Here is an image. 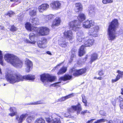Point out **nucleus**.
<instances>
[{
  "instance_id": "obj_2",
  "label": "nucleus",
  "mask_w": 123,
  "mask_h": 123,
  "mask_svg": "<svg viewBox=\"0 0 123 123\" xmlns=\"http://www.w3.org/2000/svg\"><path fill=\"white\" fill-rule=\"evenodd\" d=\"M68 25L70 29L76 31L77 33L76 38L77 41L78 43H81L85 40V38L83 32L79 30V29L81 27V22L76 20L70 22Z\"/></svg>"
},
{
  "instance_id": "obj_56",
  "label": "nucleus",
  "mask_w": 123,
  "mask_h": 123,
  "mask_svg": "<svg viewBox=\"0 0 123 123\" xmlns=\"http://www.w3.org/2000/svg\"><path fill=\"white\" fill-rule=\"evenodd\" d=\"M46 53H47V54H49V55H52L51 53L49 51H47V52Z\"/></svg>"
},
{
  "instance_id": "obj_53",
  "label": "nucleus",
  "mask_w": 123,
  "mask_h": 123,
  "mask_svg": "<svg viewBox=\"0 0 123 123\" xmlns=\"http://www.w3.org/2000/svg\"><path fill=\"white\" fill-rule=\"evenodd\" d=\"M86 113H90L89 111H87L86 110H85L82 111L81 112V114L84 115Z\"/></svg>"
},
{
  "instance_id": "obj_62",
  "label": "nucleus",
  "mask_w": 123,
  "mask_h": 123,
  "mask_svg": "<svg viewBox=\"0 0 123 123\" xmlns=\"http://www.w3.org/2000/svg\"><path fill=\"white\" fill-rule=\"evenodd\" d=\"M112 121L111 120H110L108 123H112Z\"/></svg>"
},
{
  "instance_id": "obj_18",
  "label": "nucleus",
  "mask_w": 123,
  "mask_h": 123,
  "mask_svg": "<svg viewBox=\"0 0 123 123\" xmlns=\"http://www.w3.org/2000/svg\"><path fill=\"white\" fill-rule=\"evenodd\" d=\"M61 22L60 18H56L53 21L51 25L52 27L55 28L56 27L59 25Z\"/></svg>"
},
{
  "instance_id": "obj_38",
  "label": "nucleus",
  "mask_w": 123,
  "mask_h": 123,
  "mask_svg": "<svg viewBox=\"0 0 123 123\" xmlns=\"http://www.w3.org/2000/svg\"><path fill=\"white\" fill-rule=\"evenodd\" d=\"M36 9H35L30 10L29 12V13L30 15L31 16H35L36 14Z\"/></svg>"
},
{
  "instance_id": "obj_46",
  "label": "nucleus",
  "mask_w": 123,
  "mask_h": 123,
  "mask_svg": "<svg viewBox=\"0 0 123 123\" xmlns=\"http://www.w3.org/2000/svg\"><path fill=\"white\" fill-rule=\"evenodd\" d=\"M116 100L117 101H119L120 103H122L123 102V99L121 97V96H119L118 97Z\"/></svg>"
},
{
  "instance_id": "obj_41",
  "label": "nucleus",
  "mask_w": 123,
  "mask_h": 123,
  "mask_svg": "<svg viewBox=\"0 0 123 123\" xmlns=\"http://www.w3.org/2000/svg\"><path fill=\"white\" fill-rule=\"evenodd\" d=\"M82 101L84 103V105L85 106H87V101L86 100L85 97L84 95H82Z\"/></svg>"
},
{
  "instance_id": "obj_57",
  "label": "nucleus",
  "mask_w": 123,
  "mask_h": 123,
  "mask_svg": "<svg viewBox=\"0 0 123 123\" xmlns=\"http://www.w3.org/2000/svg\"><path fill=\"white\" fill-rule=\"evenodd\" d=\"M116 101H114L112 102V104L114 106H115L116 105Z\"/></svg>"
},
{
  "instance_id": "obj_37",
  "label": "nucleus",
  "mask_w": 123,
  "mask_h": 123,
  "mask_svg": "<svg viewBox=\"0 0 123 123\" xmlns=\"http://www.w3.org/2000/svg\"><path fill=\"white\" fill-rule=\"evenodd\" d=\"M89 14L90 15H94L95 13V10L94 8L93 7H92L89 8Z\"/></svg>"
},
{
  "instance_id": "obj_5",
  "label": "nucleus",
  "mask_w": 123,
  "mask_h": 123,
  "mask_svg": "<svg viewBox=\"0 0 123 123\" xmlns=\"http://www.w3.org/2000/svg\"><path fill=\"white\" fill-rule=\"evenodd\" d=\"M82 109L79 103L76 105H73L71 107L68 109V112L65 113L64 114V116L68 118H71L73 119L74 118V117L70 115L69 113L74 112V111H76L77 115L80 114Z\"/></svg>"
},
{
  "instance_id": "obj_45",
  "label": "nucleus",
  "mask_w": 123,
  "mask_h": 123,
  "mask_svg": "<svg viewBox=\"0 0 123 123\" xmlns=\"http://www.w3.org/2000/svg\"><path fill=\"white\" fill-rule=\"evenodd\" d=\"M98 74L100 76H102L104 74V72L101 69L98 71Z\"/></svg>"
},
{
  "instance_id": "obj_35",
  "label": "nucleus",
  "mask_w": 123,
  "mask_h": 123,
  "mask_svg": "<svg viewBox=\"0 0 123 123\" xmlns=\"http://www.w3.org/2000/svg\"><path fill=\"white\" fill-rule=\"evenodd\" d=\"M44 120L42 118L37 119L34 122V123H45Z\"/></svg>"
},
{
  "instance_id": "obj_9",
  "label": "nucleus",
  "mask_w": 123,
  "mask_h": 123,
  "mask_svg": "<svg viewBox=\"0 0 123 123\" xmlns=\"http://www.w3.org/2000/svg\"><path fill=\"white\" fill-rule=\"evenodd\" d=\"M36 37V35L35 33H30L29 35V38L30 40H29L28 39L26 38H25L24 41L27 43L31 44H34L36 41L35 40V38Z\"/></svg>"
},
{
  "instance_id": "obj_52",
  "label": "nucleus",
  "mask_w": 123,
  "mask_h": 123,
  "mask_svg": "<svg viewBox=\"0 0 123 123\" xmlns=\"http://www.w3.org/2000/svg\"><path fill=\"white\" fill-rule=\"evenodd\" d=\"M62 63H61L58 64L56 67L54 68L52 70H55L56 69H57L59 68H58V67L60 66L61 65Z\"/></svg>"
},
{
  "instance_id": "obj_63",
  "label": "nucleus",
  "mask_w": 123,
  "mask_h": 123,
  "mask_svg": "<svg viewBox=\"0 0 123 123\" xmlns=\"http://www.w3.org/2000/svg\"><path fill=\"white\" fill-rule=\"evenodd\" d=\"M123 105V103H120V106H122Z\"/></svg>"
},
{
  "instance_id": "obj_30",
  "label": "nucleus",
  "mask_w": 123,
  "mask_h": 123,
  "mask_svg": "<svg viewBox=\"0 0 123 123\" xmlns=\"http://www.w3.org/2000/svg\"><path fill=\"white\" fill-rule=\"evenodd\" d=\"M86 17V16L84 14L80 13L79 14L78 18L80 22H81L85 19Z\"/></svg>"
},
{
  "instance_id": "obj_60",
  "label": "nucleus",
  "mask_w": 123,
  "mask_h": 123,
  "mask_svg": "<svg viewBox=\"0 0 123 123\" xmlns=\"http://www.w3.org/2000/svg\"><path fill=\"white\" fill-rule=\"evenodd\" d=\"M102 79L101 77H99L97 78V79L99 80H101Z\"/></svg>"
},
{
  "instance_id": "obj_14",
  "label": "nucleus",
  "mask_w": 123,
  "mask_h": 123,
  "mask_svg": "<svg viewBox=\"0 0 123 123\" xmlns=\"http://www.w3.org/2000/svg\"><path fill=\"white\" fill-rule=\"evenodd\" d=\"M47 43L46 39L43 38L41 41H39L37 42L38 46L40 48H44L46 47V44Z\"/></svg>"
},
{
  "instance_id": "obj_31",
  "label": "nucleus",
  "mask_w": 123,
  "mask_h": 123,
  "mask_svg": "<svg viewBox=\"0 0 123 123\" xmlns=\"http://www.w3.org/2000/svg\"><path fill=\"white\" fill-rule=\"evenodd\" d=\"M67 68L66 67H63L61 68L59 71L58 72L57 74L59 75L65 73L66 71Z\"/></svg>"
},
{
  "instance_id": "obj_49",
  "label": "nucleus",
  "mask_w": 123,
  "mask_h": 123,
  "mask_svg": "<svg viewBox=\"0 0 123 123\" xmlns=\"http://www.w3.org/2000/svg\"><path fill=\"white\" fill-rule=\"evenodd\" d=\"M41 103L40 101H37V102H36L32 103H31L28 104V105H35L40 104Z\"/></svg>"
},
{
  "instance_id": "obj_61",
  "label": "nucleus",
  "mask_w": 123,
  "mask_h": 123,
  "mask_svg": "<svg viewBox=\"0 0 123 123\" xmlns=\"http://www.w3.org/2000/svg\"><path fill=\"white\" fill-rule=\"evenodd\" d=\"M80 61H78V63H77L79 65H80Z\"/></svg>"
},
{
  "instance_id": "obj_59",
  "label": "nucleus",
  "mask_w": 123,
  "mask_h": 123,
  "mask_svg": "<svg viewBox=\"0 0 123 123\" xmlns=\"http://www.w3.org/2000/svg\"><path fill=\"white\" fill-rule=\"evenodd\" d=\"M121 93L122 95H123V88L122 89H121Z\"/></svg>"
},
{
  "instance_id": "obj_32",
  "label": "nucleus",
  "mask_w": 123,
  "mask_h": 123,
  "mask_svg": "<svg viewBox=\"0 0 123 123\" xmlns=\"http://www.w3.org/2000/svg\"><path fill=\"white\" fill-rule=\"evenodd\" d=\"M30 21L33 25H37L39 24V20L37 17L30 19Z\"/></svg>"
},
{
  "instance_id": "obj_8",
  "label": "nucleus",
  "mask_w": 123,
  "mask_h": 123,
  "mask_svg": "<svg viewBox=\"0 0 123 123\" xmlns=\"http://www.w3.org/2000/svg\"><path fill=\"white\" fill-rule=\"evenodd\" d=\"M36 31L39 33L41 35L45 36L49 33V30L47 27H42L39 28H37V29Z\"/></svg>"
},
{
  "instance_id": "obj_40",
  "label": "nucleus",
  "mask_w": 123,
  "mask_h": 123,
  "mask_svg": "<svg viewBox=\"0 0 123 123\" xmlns=\"http://www.w3.org/2000/svg\"><path fill=\"white\" fill-rule=\"evenodd\" d=\"M52 123H61L60 118L58 117L55 118L52 121Z\"/></svg>"
},
{
  "instance_id": "obj_11",
  "label": "nucleus",
  "mask_w": 123,
  "mask_h": 123,
  "mask_svg": "<svg viewBox=\"0 0 123 123\" xmlns=\"http://www.w3.org/2000/svg\"><path fill=\"white\" fill-rule=\"evenodd\" d=\"M94 22L93 20H87L85 21L83 24V27L84 28L88 29L93 26L94 25Z\"/></svg>"
},
{
  "instance_id": "obj_19",
  "label": "nucleus",
  "mask_w": 123,
  "mask_h": 123,
  "mask_svg": "<svg viewBox=\"0 0 123 123\" xmlns=\"http://www.w3.org/2000/svg\"><path fill=\"white\" fill-rule=\"evenodd\" d=\"M28 116L27 114H23L19 117L16 116V119L18 122V123H22L26 117Z\"/></svg>"
},
{
  "instance_id": "obj_17",
  "label": "nucleus",
  "mask_w": 123,
  "mask_h": 123,
  "mask_svg": "<svg viewBox=\"0 0 123 123\" xmlns=\"http://www.w3.org/2000/svg\"><path fill=\"white\" fill-rule=\"evenodd\" d=\"M49 5L47 4H44L39 6L38 10L40 12H42L48 9Z\"/></svg>"
},
{
  "instance_id": "obj_51",
  "label": "nucleus",
  "mask_w": 123,
  "mask_h": 123,
  "mask_svg": "<svg viewBox=\"0 0 123 123\" xmlns=\"http://www.w3.org/2000/svg\"><path fill=\"white\" fill-rule=\"evenodd\" d=\"M100 114L103 116H106V113L103 111H100L99 112Z\"/></svg>"
},
{
  "instance_id": "obj_28",
  "label": "nucleus",
  "mask_w": 123,
  "mask_h": 123,
  "mask_svg": "<svg viewBox=\"0 0 123 123\" xmlns=\"http://www.w3.org/2000/svg\"><path fill=\"white\" fill-rule=\"evenodd\" d=\"M72 76L67 74L64 76L60 78L59 80H62L64 81L70 80L72 78Z\"/></svg>"
},
{
  "instance_id": "obj_64",
  "label": "nucleus",
  "mask_w": 123,
  "mask_h": 123,
  "mask_svg": "<svg viewBox=\"0 0 123 123\" xmlns=\"http://www.w3.org/2000/svg\"><path fill=\"white\" fill-rule=\"evenodd\" d=\"M120 108H121L122 109H123V105L122 106H120Z\"/></svg>"
},
{
  "instance_id": "obj_23",
  "label": "nucleus",
  "mask_w": 123,
  "mask_h": 123,
  "mask_svg": "<svg viewBox=\"0 0 123 123\" xmlns=\"http://www.w3.org/2000/svg\"><path fill=\"white\" fill-rule=\"evenodd\" d=\"M117 73H118L116 76V78L115 79H113L112 80V83H114L117 81L121 77H122L123 75V71H122L119 70L117 71Z\"/></svg>"
},
{
  "instance_id": "obj_3",
  "label": "nucleus",
  "mask_w": 123,
  "mask_h": 123,
  "mask_svg": "<svg viewBox=\"0 0 123 123\" xmlns=\"http://www.w3.org/2000/svg\"><path fill=\"white\" fill-rule=\"evenodd\" d=\"M5 60L7 62L16 67H21L23 65L22 61L19 58L14 55L7 53L4 56Z\"/></svg>"
},
{
  "instance_id": "obj_1",
  "label": "nucleus",
  "mask_w": 123,
  "mask_h": 123,
  "mask_svg": "<svg viewBox=\"0 0 123 123\" xmlns=\"http://www.w3.org/2000/svg\"><path fill=\"white\" fill-rule=\"evenodd\" d=\"M6 74L7 81L12 84L24 80L33 81L35 78L34 75L31 74L23 76L19 74H13L12 71L8 69H6Z\"/></svg>"
},
{
  "instance_id": "obj_10",
  "label": "nucleus",
  "mask_w": 123,
  "mask_h": 123,
  "mask_svg": "<svg viewBox=\"0 0 123 123\" xmlns=\"http://www.w3.org/2000/svg\"><path fill=\"white\" fill-rule=\"evenodd\" d=\"M61 2L57 0L52 1L50 4L51 7L54 10H57L61 7Z\"/></svg>"
},
{
  "instance_id": "obj_48",
  "label": "nucleus",
  "mask_w": 123,
  "mask_h": 123,
  "mask_svg": "<svg viewBox=\"0 0 123 123\" xmlns=\"http://www.w3.org/2000/svg\"><path fill=\"white\" fill-rule=\"evenodd\" d=\"M61 83V82H58L52 84V85L54 87H59L60 86V84Z\"/></svg>"
},
{
  "instance_id": "obj_15",
  "label": "nucleus",
  "mask_w": 123,
  "mask_h": 123,
  "mask_svg": "<svg viewBox=\"0 0 123 123\" xmlns=\"http://www.w3.org/2000/svg\"><path fill=\"white\" fill-rule=\"evenodd\" d=\"M99 30V27L96 26L91 29L90 31L91 34L94 37H97L98 36L97 33Z\"/></svg>"
},
{
  "instance_id": "obj_20",
  "label": "nucleus",
  "mask_w": 123,
  "mask_h": 123,
  "mask_svg": "<svg viewBox=\"0 0 123 123\" xmlns=\"http://www.w3.org/2000/svg\"><path fill=\"white\" fill-rule=\"evenodd\" d=\"M28 116L27 114H23L19 117L16 116V119L18 122V123H22L26 117Z\"/></svg>"
},
{
  "instance_id": "obj_34",
  "label": "nucleus",
  "mask_w": 123,
  "mask_h": 123,
  "mask_svg": "<svg viewBox=\"0 0 123 123\" xmlns=\"http://www.w3.org/2000/svg\"><path fill=\"white\" fill-rule=\"evenodd\" d=\"M35 119L34 117L33 116H30L28 117L26 119V121L28 123H31Z\"/></svg>"
},
{
  "instance_id": "obj_39",
  "label": "nucleus",
  "mask_w": 123,
  "mask_h": 123,
  "mask_svg": "<svg viewBox=\"0 0 123 123\" xmlns=\"http://www.w3.org/2000/svg\"><path fill=\"white\" fill-rule=\"evenodd\" d=\"M2 58L3 56L2 54V52L0 50V64L2 66H4L6 65V64L3 62Z\"/></svg>"
},
{
  "instance_id": "obj_55",
  "label": "nucleus",
  "mask_w": 123,
  "mask_h": 123,
  "mask_svg": "<svg viewBox=\"0 0 123 123\" xmlns=\"http://www.w3.org/2000/svg\"><path fill=\"white\" fill-rule=\"evenodd\" d=\"M95 120V119H92L88 121L87 123H89L91 121H92L93 120Z\"/></svg>"
},
{
  "instance_id": "obj_43",
  "label": "nucleus",
  "mask_w": 123,
  "mask_h": 123,
  "mask_svg": "<svg viewBox=\"0 0 123 123\" xmlns=\"http://www.w3.org/2000/svg\"><path fill=\"white\" fill-rule=\"evenodd\" d=\"M106 120L104 119H101L98 120L96 121L94 123H100L105 122Z\"/></svg>"
},
{
  "instance_id": "obj_58",
  "label": "nucleus",
  "mask_w": 123,
  "mask_h": 123,
  "mask_svg": "<svg viewBox=\"0 0 123 123\" xmlns=\"http://www.w3.org/2000/svg\"><path fill=\"white\" fill-rule=\"evenodd\" d=\"M4 27L3 26H0V29L1 30H4Z\"/></svg>"
},
{
  "instance_id": "obj_7",
  "label": "nucleus",
  "mask_w": 123,
  "mask_h": 123,
  "mask_svg": "<svg viewBox=\"0 0 123 123\" xmlns=\"http://www.w3.org/2000/svg\"><path fill=\"white\" fill-rule=\"evenodd\" d=\"M86 71L85 68L77 70L74 68H72L69 70V72L74 76L77 77L85 73Z\"/></svg>"
},
{
  "instance_id": "obj_42",
  "label": "nucleus",
  "mask_w": 123,
  "mask_h": 123,
  "mask_svg": "<svg viewBox=\"0 0 123 123\" xmlns=\"http://www.w3.org/2000/svg\"><path fill=\"white\" fill-rule=\"evenodd\" d=\"M113 2L112 0H103L102 2L104 4H107L108 3H111Z\"/></svg>"
},
{
  "instance_id": "obj_36",
  "label": "nucleus",
  "mask_w": 123,
  "mask_h": 123,
  "mask_svg": "<svg viewBox=\"0 0 123 123\" xmlns=\"http://www.w3.org/2000/svg\"><path fill=\"white\" fill-rule=\"evenodd\" d=\"M76 52V49H72L71 53V60H72L73 59V58L75 56V54Z\"/></svg>"
},
{
  "instance_id": "obj_21",
  "label": "nucleus",
  "mask_w": 123,
  "mask_h": 123,
  "mask_svg": "<svg viewBox=\"0 0 123 123\" xmlns=\"http://www.w3.org/2000/svg\"><path fill=\"white\" fill-rule=\"evenodd\" d=\"M58 43L59 45L62 47L65 48L67 45L65 39L62 37L58 40Z\"/></svg>"
},
{
  "instance_id": "obj_13",
  "label": "nucleus",
  "mask_w": 123,
  "mask_h": 123,
  "mask_svg": "<svg viewBox=\"0 0 123 123\" xmlns=\"http://www.w3.org/2000/svg\"><path fill=\"white\" fill-rule=\"evenodd\" d=\"M25 64L26 67L25 69L26 71V72H29L32 68L33 66L32 62L29 59H26L25 61Z\"/></svg>"
},
{
  "instance_id": "obj_47",
  "label": "nucleus",
  "mask_w": 123,
  "mask_h": 123,
  "mask_svg": "<svg viewBox=\"0 0 123 123\" xmlns=\"http://www.w3.org/2000/svg\"><path fill=\"white\" fill-rule=\"evenodd\" d=\"M17 30V28L15 27L14 25H12L11 26L10 29L11 31H16Z\"/></svg>"
},
{
  "instance_id": "obj_44",
  "label": "nucleus",
  "mask_w": 123,
  "mask_h": 123,
  "mask_svg": "<svg viewBox=\"0 0 123 123\" xmlns=\"http://www.w3.org/2000/svg\"><path fill=\"white\" fill-rule=\"evenodd\" d=\"M46 121L48 123H52V121L53 119L51 117H50H50H46Z\"/></svg>"
},
{
  "instance_id": "obj_12",
  "label": "nucleus",
  "mask_w": 123,
  "mask_h": 123,
  "mask_svg": "<svg viewBox=\"0 0 123 123\" xmlns=\"http://www.w3.org/2000/svg\"><path fill=\"white\" fill-rule=\"evenodd\" d=\"M94 43V40L93 38H89L86 37L84 41V43L86 47H90L93 45Z\"/></svg>"
},
{
  "instance_id": "obj_27",
  "label": "nucleus",
  "mask_w": 123,
  "mask_h": 123,
  "mask_svg": "<svg viewBox=\"0 0 123 123\" xmlns=\"http://www.w3.org/2000/svg\"><path fill=\"white\" fill-rule=\"evenodd\" d=\"M85 46L83 45H82L80 47L79 52V55L80 56H82L85 54Z\"/></svg>"
},
{
  "instance_id": "obj_24",
  "label": "nucleus",
  "mask_w": 123,
  "mask_h": 123,
  "mask_svg": "<svg viewBox=\"0 0 123 123\" xmlns=\"http://www.w3.org/2000/svg\"><path fill=\"white\" fill-rule=\"evenodd\" d=\"M82 9V6L80 3H77L75 5L74 10L76 12L81 11Z\"/></svg>"
},
{
  "instance_id": "obj_50",
  "label": "nucleus",
  "mask_w": 123,
  "mask_h": 123,
  "mask_svg": "<svg viewBox=\"0 0 123 123\" xmlns=\"http://www.w3.org/2000/svg\"><path fill=\"white\" fill-rule=\"evenodd\" d=\"M14 14V13L13 11H9L8 12L7 15L11 17L12 15Z\"/></svg>"
},
{
  "instance_id": "obj_26",
  "label": "nucleus",
  "mask_w": 123,
  "mask_h": 123,
  "mask_svg": "<svg viewBox=\"0 0 123 123\" xmlns=\"http://www.w3.org/2000/svg\"><path fill=\"white\" fill-rule=\"evenodd\" d=\"M10 113L9 115L11 117H12L16 115L17 114V109L14 107H11L10 109Z\"/></svg>"
},
{
  "instance_id": "obj_4",
  "label": "nucleus",
  "mask_w": 123,
  "mask_h": 123,
  "mask_svg": "<svg viewBox=\"0 0 123 123\" xmlns=\"http://www.w3.org/2000/svg\"><path fill=\"white\" fill-rule=\"evenodd\" d=\"M118 26V21L116 19H114L110 24L107 31L109 40L112 41L116 38L117 34L116 31Z\"/></svg>"
},
{
  "instance_id": "obj_29",
  "label": "nucleus",
  "mask_w": 123,
  "mask_h": 123,
  "mask_svg": "<svg viewBox=\"0 0 123 123\" xmlns=\"http://www.w3.org/2000/svg\"><path fill=\"white\" fill-rule=\"evenodd\" d=\"M74 96L73 93H72L67 95L66 96L64 97L60 98L59 100L60 101H63L68 98L73 97Z\"/></svg>"
},
{
  "instance_id": "obj_54",
  "label": "nucleus",
  "mask_w": 123,
  "mask_h": 123,
  "mask_svg": "<svg viewBox=\"0 0 123 123\" xmlns=\"http://www.w3.org/2000/svg\"><path fill=\"white\" fill-rule=\"evenodd\" d=\"M21 0H14V2H20Z\"/></svg>"
},
{
  "instance_id": "obj_6",
  "label": "nucleus",
  "mask_w": 123,
  "mask_h": 123,
  "mask_svg": "<svg viewBox=\"0 0 123 123\" xmlns=\"http://www.w3.org/2000/svg\"><path fill=\"white\" fill-rule=\"evenodd\" d=\"M40 80L44 85L48 84L49 82L54 81L56 78L55 76L45 74L40 75Z\"/></svg>"
},
{
  "instance_id": "obj_22",
  "label": "nucleus",
  "mask_w": 123,
  "mask_h": 123,
  "mask_svg": "<svg viewBox=\"0 0 123 123\" xmlns=\"http://www.w3.org/2000/svg\"><path fill=\"white\" fill-rule=\"evenodd\" d=\"M25 27L28 31L33 32L36 31V30L37 29V28L32 27L31 24L29 22H27L25 24Z\"/></svg>"
},
{
  "instance_id": "obj_25",
  "label": "nucleus",
  "mask_w": 123,
  "mask_h": 123,
  "mask_svg": "<svg viewBox=\"0 0 123 123\" xmlns=\"http://www.w3.org/2000/svg\"><path fill=\"white\" fill-rule=\"evenodd\" d=\"M98 55L96 53H93L91 55L90 60V62L92 64V63L97 60L98 59Z\"/></svg>"
},
{
  "instance_id": "obj_33",
  "label": "nucleus",
  "mask_w": 123,
  "mask_h": 123,
  "mask_svg": "<svg viewBox=\"0 0 123 123\" xmlns=\"http://www.w3.org/2000/svg\"><path fill=\"white\" fill-rule=\"evenodd\" d=\"M44 19L46 21H48L53 18L54 16L53 15L50 14L48 15L44 16Z\"/></svg>"
},
{
  "instance_id": "obj_16",
  "label": "nucleus",
  "mask_w": 123,
  "mask_h": 123,
  "mask_svg": "<svg viewBox=\"0 0 123 123\" xmlns=\"http://www.w3.org/2000/svg\"><path fill=\"white\" fill-rule=\"evenodd\" d=\"M64 36L69 40H72L74 38L72 32L70 30L65 31L64 33Z\"/></svg>"
}]
</instances>
